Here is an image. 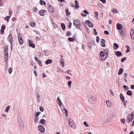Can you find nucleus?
<instances>
[{
	"mask_svg": "<svg viewBox=\"0 0 134 134\" xmlns=\"http://www.w3.org/2000/svg\"><path fill=\"white\" fill-rule=\"evenodd\" d=\"M34 74H35V75L36 76V77H37V71H35V70H34Z\"/></svg>",
	"mask_w": 134,
	"mask_h": 134,
	"instance_id": "338daca9",
	"label": "nucleus"
},
{
	"mask_svg": "<svg viewBox=\"0 0 134 134\" xmlns=\"http://www.w3.org/2000/svg\"><path fill=\"white\" fill-rule=\"evenodd\" d=\"M72 24L71 23H70L69 24V25H68V27L69 28H70L71 27V25H72Z\"/></svg>",
	"mask_w": 134,
	"mask_h": 134,
	"instance_id": "13d9d810",
	"label": "nucleus"
},
{
	"mask_svg": "<svg viewBox=\"0 0 134 134\" xmlns=\"http://www.w3.org/2000/svg\"><path fill=\"white\" fill-rule=\"evenodd\" d=\"M100 1H101L103 3H106V0H99Z\"/></svg>",
	"mask_w": 134,
	"mask_h": 134,
	"instance_id": "774afa93",
	"label": "nucleus"
},
{
	"mask_svg": "<svg viewBox=\"0 0 134 134\" xmlns=\"http://www.w3.org/2000/svg\"><path fill=\"white\" fill-rule=\"evenodd\" d=\"M71 34L70 32L69 31H67L66 32V35L68 36H70Z\"/></svg>",
	"mask_w": 134,
	"mask_h": 134,
	"instance_id": "e433bc0d",
	"label": "nucleus"
},
{
	"mask_svg": "<svg viewBox=\"0 0 134 134\" xmlns=\"http://www.w3.org/2000/svg\"><path fill=\"white\" fill-rule=\"evenodd\" d=\"M46 12V11L44 10H40L39 12L40 15L41 16H44Z\"/></svg>",
	"mask_w": 134,
	"mask_h": 134,
	"instance_id": "9b49d317",
	"label": "nucleus"
},
{
	"mask_svg": "<svg viewBox=\"0 0 134 134\" xmlns=\"http://www.w3.org/2000/svg\"><path fill=\"white\" fill-rule=\"evenodd\" d=\"M33 11L35 13L37 12V9L36 8H34L33 9Z\"/></svg>",
	"mask_w": 134,
	"mask_h": 134,
	"instance_id": "5fc2aeb1",
	"label": "nucleus"
},
{
	"mask_svg": "<svg viewBox=\"0 0 134 134\" xmlns=\"http://www.w3.org/2000/svg\"><path fill=\"white\" fill-rule=\"evenodd\" d=\"M100 55L101 57H103L105 55V53L103 51H101L100 53Z\"/></svg>",
	"mask_w": 134,
	"mask_h": 134,
	"instance_id": "5701e85b",
	"label": "nucleus"
},
{
	"mask_svg": "<svg viewBox=\"0 0 134 134\" xmlns=\"http://www.w3.org/2000/svg\"><path fill=\"white\" fill-rule=\"evenodd\" d=\"M133 114L132 113L131 114L129 115L127 117V120L128 123L132 121L134 119Z\"/></svg>",
	"mask_w": 134,
	"mask_h": 134,
	"instance_id": "7ed1b4c3",
	"label": "nucleus"
},
{
	"mask_svg": "<svg viewBox=\"0 0 134 134\" xmlns=\"http://www.w3.org/2000/svg\"><path fill=\"white\" fill-rule=\"evenodd\" d=\"M61 26L63 30H65L66 28V26L64 23H62L61 24Z\"/></svg>",
	"mask_w": 134,
	"mask_h": 134,
	"instance_id": "a878e982",
	"label": "nucleus"
},
{
	"mask_svg": "<svg viewBox=\"0 0 134 134\" xmlns=\"http://www.w3.org/2000/svg\"><path fill=\"white\" fill-rule=\"evenodd\" d=\"M35 25V23H34L33 22H31L30 23V25L32 27H33L34 26L33 25Z\"/></svg>",
	"mask_w": 134,
	"mask_h": 134,
	"instance_id": "79ce46f5",
	"label": "nucleus"
},
{
	"mask_svg": "<svg viewBox=\"0 0 134 134\" xmlns=\"http://www.w3.org/2000/svg\"><path fill=\"white\" fill-rule=\"evenodd\" d=\"M8 47L7 46H5L4 47V51L8 52Z\"/></svg>",
	"mask_w": 134,
	"mask_h": 134,
	"instance_id": "58836bf2",
	"label": "nucleus"
},
{
	"mask_svg": "<svg viewBox=\"0 0 134 134\" xmlns=\"http://www.w3.org/2000/svg\"><path fill=\"white\" fill-rule=\"evenodd\" d=\"M69 124L70 126L72 127H74L75 126V124L74 121L70 119L69 120Z\"/></svg>",
	"mask_w": 134,
	"mask_h": 134,
	"instance_id": "423d86ee",
	"label": "nucleus"
},
{
	"mask_svg": "<svg viewBox=\"0 0 134 134\" xmlns=\"http://www.w3.org/2000/svg\"><path fill=\"white\" fill-rule=\"evenodd\" d=\"M121 123L124 124L125 123V121L124 119H122L121 120Z\"/></svg>",
	"mask_w": 134,
	"mask_h": 134,
	"instance_id": "09e8293b",
	"label": "nucleus"
},
{
	"mask_svg": "<svg viewBox=\"0 0 134 134\" xmlns=\"http://www.w3.org/2000/svg\"><path fill=\"white\" fill-rule=\"evenodd\" d=\"M48 10L50 13H52L54 11V8L51 5H49L48 7Z\"/></svg>",
	"mask_w": 134,
	"mask_h": 134,
	"instance_id": "0eeeda50",
	"label": "nucleus"
},
{
	"mask_svg": "<svg viewBox=\"0 0 134 134\" xmlns=\"http://www.w3.org/2000/svg\"><path fill=\"white\" fill-rule=\"evenodd\" d=\"M12 69L11 68H9L8 70V72L10 74L12 72Z\"/></svg>",
	"mask_w": 134,
	"mask_h": 134,
	"instance_id": "c03bdc74",
	"label": "nucleus"
},
{
	"mask_svg": "<svg viewBox=\"0 0 134 134\" xmlns=\"http://www.w3.org/2000/svg\"><path fill=\"white\" fill-rule=\"evenodd\" d=\"M4 60L7 61L8 59V52H4Z\"/></svg>",
	"mask_w": 134,
	"mask_h": 134,
	"instance_id": "6e6552de",
	"label": "nucleus"
},
{
	"mask_svg": "<svg viewBox=\"0 0 134 134\" xmlns=\"http://www.w3.org/2000/svg\"><path fill=\"white\" fill-rule=\"evenodd\" d=\"M101 46L103 47H105V42H103V43L102 44Z\"/></svg>",
	"mask_w": 134,
	"mask_h": 134,
	"instance_id": "0e129e2a",
	"label": "nucleus"
},
{
	"mask_svg": "<svg viewBox=\"0 0 134 134\" xmlns=\"http://www.w3.org/2000/svg\"><path fill=\"white\" fill-rule=\"evenodd\" d=\"M83 12L84 13L87 14H89V12L86 10H84L83 11Z\"/></svg>",
	"mask_w": 134,
	"mask_h": 134,
	"instance_id": "3c124183",
	"label": "nucleus"
},
{
	"mask_svg": "<svg viewBox=\"0 0 134 134\" xmlns=\"http://www.w3.org/2000/svg\"><path fill=\"white\" fill-rule=\"evenodd\" d=\"M40 110L42 112H43L44 111L43 108V107H40Z\"/></svg>",
	"mask_w": 134,
	"mask_h": 134,
	"instance_id": "680f3d73",
	"label": "nucleus"
},
{
	"mask_svg": "<svg viewBox=\"0 0 134 134\" xmlns=\"http://www.w3.org/2000/svg\"><path fill=\"white\" fill-rule=\"evenodd\" d=\"M117 29L118 30H121L119 32L120 33L121 35L123 37H125L126 36V30L124 28L122 27L121 24L119 23H117L116 25Z\"/></svg>",
	"mask_w": 134,
	"mask_h": 134,
	"instance_id": "f257e3e1",
	"label": "nucleus"
},
{
	"mask_svg": "<svg viewBox=\"0 0 134 134\" xmlns=\"http://www.w3.org/2000/svg\"><path fill=\"white\" fill-rule=\"evenodd\" d=\"M34 122L35 123H37L38 120V117L36 116L34 119Z\"/></svg>",
	"mask_w": 134,
	"mask_h": 134,
	"instance_id": "cd10ccee",
	"label": "nucleus"
},
{
	"mask_svg": "<svg viewBox=\"0 0 134 134\" xmlns=\"http://www.w3.org/2000/svg\"><path fill=\"white\" fill-rule=\"evenodd\" d=\"M91 99L92 100H93L94 101H95L96 100V98L94 97H91Z\"/></svg>",
	"mask_w": 134,
	"mask_h": 134,
	"instance_id": "37998d69",
	"label": "nucleus"
},
{
	"mask_svg": "<svg viewBox=\"0 0 134 134\" xmlns=\"http://www.w3.org/2000/svg\"><path fill=\"white\" fill-rule=\"evenodd\" d=\"M10 18V16H7L5 18V20H6L7 22L9 21V19Z\"/></svg>",
	"mask_w": 134,
	"mask_h": 134,
	"instance_id": "c9c22d12",
	"label": "nucleus"
},
{
	"mask_svg": "<svg viewBox=\"0 0 134 134\" xmlns=\"http://www.w3.org/2000/svg\"><path fill=\"white\" fill-rule=\"evenodd\" d=\"M57 101L59 105L60 106H61L63 104L62 103L59 97H58L57 98Z\"/></svg>",
	"mask_w": 134,
	"mask_h": 134,
	"instance_id": "4468645a",
	"label": "nucleus"
},
{
	"mask_svg": "<svg viewBox=\"0 0 134 134\" xmlns=\"http://www.w3.org/2000/svg\"><path fill=\"white\" fill-rule=\"evenodd\" d=\"M123 88L124 89H125L126 90H127L129 89L128 87L126 85L123 86Z\"/></svg>",
	"mask_w": 134,
	"mask_h": 134,
	"instance_id": "a18cd8bd",
	"label": "nucleus"
},
{
	"mask_svg": "<svg viewBox=\"0 0 134 134\" xmlns=\"http://www.w3.org/2000/svg\"><path fill=\"white\" fill-rule=\"evenodd\" d=\"M123 69L122 68H120L119 69V71L118 72V74L119 75L121 74L123 72Z\"/></svg>",
	"mask_w": 134,
	"mask_h": 134,
	"instance_id": "b1692460",
	"label": "nucleus"
},
{
	"mask_svg": "<svg viewBox=\"0 0 134 134\" xmlns=\"http://www.w3.org/2000/svg\"><path fill=\"white\" fill-rule=\"evenodd\" d=\"M99 36H97L96 41L98 43L99 42Z\"/></svg>",
	"mask_w": 134,
	"mask_h": 134,
	"instance_id": "864d4df0",
	"label": "nucleus"
},
{
	"mask_svg": "<svg viewBox=\"0 0 134 134\" xmlns=\"http://www.w3.org/2000/svg\"><path fill=\"white\" fill-rule=\"evenodd\" d=\"M60 63L61 64L64 63V60L62 59L60 61Z\"/></svg>",
	"mask_w": 134,
	"mask_h": 134,
	"instance_id": "e2e57ef3",
	"label": "nucleus"
},
{
	"mask_svg": "<svg viewBox=\"0 0 134 134\" xmlns=\"http://www.w3.org/2000/svg\"><path fill=\"white\" fill-rule=\"evenodd\" d=\"M65 12L66 16L68 17L70 15V13L68 9L67 8H66L65 9Z\"/></svg>",
	"mask_w": 134,
	"mask_h": 134,
	"instance_id": "2eb2a0df",
	"label": "nucleus"
},
{
	"mask_svg": "<svg viewBox=\"0 0 134 134\" xmlns=\"http://www.w3.org/2000/svg\"><path fill=\"white\" fill-rule=\"evenodd\" d=\"M126 59V58L125 57H124L122 58L121 60V62H123L125 61Z\"/></svg>",
	"mask_w": 134,
	"mask_h": 134,
	"instance_id": "a19ab883",
	"label": "nucleus"
},
{
	"mask_svg": "<svg viewBox=\"0 0 134 134\" xmlns=\"http://www.w3.org/2000/svg\"><path fill=\"white\" fill-rule=\"evenodd\" d=\"M9 16H10V17L11 15L12 14V11L10 10H9Z\"/></svg>",
	"mask_w": 134,
	"mask_h": 134,
	"instance_id": "603ef678",
	"label": "nucleus"
},
{
	"mask_svg": "<svg viewBox=\"0 0 134 134\" xmlns=\"http://www.w3.org/2000/svg\"><path fill=\"white\" fill-rule=\"evenodd\" d=\"M40 96L39 94H38L37 95V102H39L40 100Z\"/></svg>",
	"mask_w": 134,
	"mask_h": 134,
	"instance_id": "473e14b6",
	"label": "nucleus"
},
{
	"mask_svg": "<svg viewBox=\"0 0 134 134\" xmlns=\"http://www.w3.org/2000/svg\"><path fill=\"white\" fill-rule=\"evenodd\" d=\"M41 112H40L38 111L37 112L36 114V116L37 117L38 116H39V115L41 114Z\"/></svg>",
	"mask_w": 134,
	"mask_h": 134,
	"instance_id": "8fccbe9b",
	"label": "nucleus"
},
{
	"mask_svg": "<svg viewBox=\"0 0 134 134\" xmlns=\"http://www.w3.org/2000/svg\"><path fill=\"white\" fill-rule=\"evenodd\" d=\"M40 4L42 5H45L46 4L45 2L42 0H40Z\"/></svg>",
	"mask_w": 134,
	"mask_h": 134,
	"instance_id": "c85d7f7f",
	"label": "nucleus"
},
{
	"mask_svg": "<svg viewBox=\"0 0 134 134\" xmlns=\"http://www.w3.org/2000/svg\"><path fill=\"white\" fill-rule=\"evenodd\" d=\"M112 12L113 13H115V12H116V13H118V11L117 9H113L112 10Z\"/></svg>",
	"mask_w": 134,
	"mask_h": 134,
	"instance_id": "4c0bfd02",
	"label": "nucleus"
},
{
	"mask_svg": "<svg viewBox=\"0 0 134 134\" xmlns=\"http://www.w3.org/2000/svg\"><path fill=\"white\" fill-rule=\"evenodd\" d=\"M51 21L54 27H56L58 26V25L57 24L53 23V20H51Z\"/></svg>",
	"mask_w": 134,
	"mask_h": 134,
	"instance_id": "72a5a7b5",
	"label": "nucleus"
},
{
	"mask_svg": "<svg viewBox=\"0 0 134 134\" xmlns=\"http://www.w3.org/2000/svg\"><path fill=\"white\" fill-rule=\"evenodd\" d=\"M38 64L40 66H42V64L41 62V61L40 60H39L38 62Z\"/></svg>",
	"mask_w": 134,
	"mask_h": 134,
	"instance_id": "6e6d98bb",
	"label": "nucleus"
},
{
	"mask_svg": "<svg viewBox=\"0 0 134 134\" xmlns=\"http://www.w3.org/2000/svg\"><path fill=\"white\" fill-rule=\"evenodd\" d=\"M73 24L76 28L79 29L80 28L81 26L80 22L78 20H75L74 21Z\"/></svg>",
	"mask_w": 134,
	"mask_h": 134,
	"instance_id": "f03ea898",
	"label": "nucleus"
},
{
	"mask_svg": "<svg viewBox=\"0 0 134 134\" xmlns=\"http://www.w3.org/2000/svg\"><path fill=\"white\" fill-rule=\"evenodd\" d=\"M52 60L51 59H48L45 62V63L47 65H48L52 63Z\"/></svg>",
	"mask_w": 134,
	"mask_h": 134,
	"instance_id": "f8f14e48",
	"label": "nucleus"
},
{
	"mask_svg": "<svg viewBox=\"0 0 134 134\" xmlns=\"http://www.w3.org/2000/svg\"><path fill=\"white\" fill-rule=\"evenodd\" d=\"M130 35L132 39L134 40V30L132 29L131 31Z\"/></svg>",
	"mask_w": 134,
	"mask_h": 134,
	"instance_id": "9d476101",
	"label": "nucleus"
},
{
	"mask_svg": "<svg viewBox=\"0 0 134 134\" xmlns=\"http://www.w3.org/2000/svg\"><path fill=\"white\" fill-rule=\"evenodd\" d=\"M106 103L107 106L108 107H110L111 106V104L110 102L108 100H106Z\"/></svg>",
	"mask_w": 134,
	"mask_h": 134,
	"instance_id": "f3484780",
	"label": "nucleus"
},
{
	"mask_svg": "<svg viewBox=\"0 0 134 134\" xmlns=\"http://www.w3.org/2000/svg\"><path fill=\"white\" fill-rule=\"evenodd\" d=\"M18 38L19 41V42L20 44H21L23 43V40L21 37V36L20 34V33L19 32H18Z\"/></svg>",
	"mask_w": 134,
	"mask_h": 134,
	"instance_id": "20e7f679",
	"label": "nucleus"
},
{
	"mask_svg": "<svg viewBox=\"0 0 134 134\" xmlns=\"http://www.w3.org/2000/svg\"><path fill=\"white\" fill-rule=\"evenodd\" d=\"M103 50L105 52V53L109 54V51L108 49L106 48L105 49H104Z\"/></svg>",
	"mask_w": 134,
	"mask_h": 134,
	"instance_id": "2f4dec72",
	"label": "nucleus"
},
{
	"mask_svg": "<svg viewBox=\"0 0 134 134\" xmlns=\"http://www.w3.org/2000/svg\"><path fill=\"white\" fill-rule=\"evenodd\" d=\"M114 46V48L115 49H117L119 47L118 45L116 43H114L113 44Z\"/></svg>",
	"mask_w": 134,
	"mask_h": 134,
	"instance_id": "393cba45",
	"label": "nucleus"
},
{
	"mask_svg": "<svg viewBox=\"0 0 134 134\" xmlns=\"http://www.w3.org/2000/svg\"><path fill=\"white\" fill-rule=\"evenodd\" d=\"M88 26L89 27H93V24L91 22H90V23H88Z\"/></svg>",
	"mask_w": 134,
	"mask_h": 134,
	"instance_id": "ea45409f",
	"label": "nucleus"
},
{
	"mask_svg": "<svg viewBox=\"0 0 134 134\" xmlns=\"http://www.w3.org/2000/svg\"><path fill=\"white\" fill-rule=\"evenodd\" d=\"M7 39L9 42L11 41H13L12 35L10 34L8 37Z\"/></svg>",
	"mask_w": 134,
	"mask_h": 134,
	"instance_id": "1a4fd4ad",
	"label": "nucleus"
},
{
	"mask_svg": "<svg viewBox=\"0 0 134 134\" xmlns=\"http://www.w3.org/2000/svg\"><path fill=\"white\" fill-rule=\"evenodd\" d=\"M40 123L41 124L44 125L46 124V121L43 119H41L40 121Z\"/></svg>",
	"mask_w": 134,
	"mask_h": 134,
	"instance_id": "4be33fe9",
	"label": "nucleus"
},
{
	"mask_svg": "<svg viewBox=\"0 0 134 134\" xmlns=\"http://www.w3.org/2000/svg\"><path fill=\"white\" fill-rule=\"evenodd\" d=\"M40 131L41 132L43 133L45 131V129L44 127L42 125H39L38 127Z\"/></svg>",
	"mask_w": 134,
	"mask_h": 134,
	"instance_id": "39448f33",
	"label": "nucleus"
},
{
	"mask_svg": "<svg viewBox=\"0 0 134 134\" xmlns=\"http://www.w3.org/2000/svg\"><path fill=\"white\" fill-rule=\"evenodd\" d=\"M110 93L113 96H114V93L112 91V90H110Z\"/></svg>",
	"mask_w": 134,
	"mask_h": 134,
	"instance_id": "69168bd1",
	"label": "nucleus"
},
{
	"mask_svg": "<svg viewBox=\"0 0 134 134\" xmlns=\"http://www.w3.org/2000/svg\"><path fill=\"white\" fill-rule=\"evenodd\" d=\"M71 71L70 70H68L67 71V72L68 74H70L71 75H72V74H71Z\"/></svg>",
	"mask_w": 134,
	"mask_h": 134,
	"instance_id": "de8ad7c7",
	"label": "nucleus"
},
{
	"mask_svg": "<svg viewBox=\"0 0 134 134\" xmlns=\"http://www.w3.org/2000/svg\"><path fill=\"white\" fill-rule=\"evenodd\" d=\"M5 29V26L3 25L1 26V29L0 30L1 32L2 33H3L4 32V30Z\"/></svg>",
	"mask_w": 134,
	"mask_h": 134,
	"instance_id": "aec40b11",
	"label": "nucleus"
},
{
	"mask_svg": "<svg viewBox=\"0 0 134 134\" xmlns=\"http://www.w3.org/2000/svg\"><path fill=\"white\" fill-rule=\"evenodd\" d=\"M104 33L106 35H109V33L108 31H105L104 32Z\"/></svg>",
	"mask_w": 134,
	"mask_h": 134,
	"instance_id": "4d7b16f0",
	"label": "nucleus"
},
{
	"mask_svg": "<svg viewBox=\"0 0 134 134\" xmlns=\"http://www.w3.org/2000/svg\"><path fill=\"white\" fill-rule=\"evenodd\" d=\"M127 94L129 96H131L132 94V92L130 90H128L127 92Z\"/></svg>",
	"mask_w": 134,
	"mask_h": 134,
	"instance_id": "bb28decb",
	"label": "nucleus"
},
{
	"mask_svg": "<svg viewBox=\"0 0 134 134\" xmlns=\"http://www.w3.org/2000/svg\"><path fill=\"white\" fill-rule=\"evenodd\" d=\"M68 40L70 42H73L74 40V39L72 37H69L68 38Z\"/></svg>",
	"mask_w": 134,
	"mask_h": 134,
	"instance_id": "f704fd0d",
	"label": "nucleus"
},
{
	"mask_svg": "<svg viewBox=\"0 0 134 134\" xmlns=\"http://www.w3.org/2000/svg\"><path fill=\"white\" fill-rule=\"evenodd\" d=\"M31 41L30 40H29V46L30 47H31L33 48H34L35 47V45L33 43H31Z\"/></svg>",
	"mask_w": 134,
	"mask_h": 134,
	"instance_id": "a211bd4d",
	"label": "nucleus"
},
{
	"mask_svg": "<svg viewBox=\"0 0 134 134\" xmlns=\"http://www.w3.org/2000/svg\"><path fill=\"white\" fill-rule=\"evenodd\" d=\"M10 108V106H8L5 109V111L7 113L8 112L9 109Z\"/></svg>",
	"mask_w": 134,
	"mask_h": 134,
	"instance_id": "c756f323",
	"label": "nucleus"
},
{
	"mask_svg": "<svg viewBox=\"0 0 134 134\" xmlns=\"http://www.w3.org/2000/svg\"><path fill=\"white\" fill-rule=\"evenodd\" d=\"M81 15L82 16H83V17H85L86 16H87V15H86V14H83V13H81Z\"/></svg>",
	"mask_w": 134,
	"mask_h": 134,
	"instance_id": "052dcab7",
	"label": "nucleus"
},
{
	"mask_svg": "<svg viewBox=\"0 0 134 134\" xmlns=\"http://www.w3.org/2000/svg\"><path fill=\"white\" fill-rule=\"evenodd\" d=\"M83 124L86 127H89V125L87 124V123L86 121H84L83 123Z\"/></svg>",
	"mask_w": 134,
	"mask_h": 134,
	"instance_id": "49530a36",
	"label": "nucleus"
},
{
	"mask_svg": "<svg viewBox=\"0 0 134 134\" xmlns=\"http://www.w3.org/2000/svg\"><path fill=\"white\" fill-rule=\"evenodd\" d=\"M115 54L118 57H120L122 55L121 52L119 51H117L116 52Z\"/></svg>",
	"mask_w": 134,
	"mask_h": 134,
	"instance_id": "6ab92c4d",
	"label": "nucleus"
},
{
	"mask_svg": "<svg viewBox=\"0 0 134 134\" xmlns=\"http://www.w3.org/2000/svg\"><path fill=\"white\" fill-rule=\"evenodd\" d=\"M72 81L71 80H70L68 81V86L70 88H71V84L72 83Z\"/></svg>",
	"mask_w": 134,
	"mask_h": 134,
	"instance_id": "7c9ffc66",
	"label": "nucleus"
},
{
	"mask_svg": "<svg viewBox=\"0 0 134 134\" xmlns=\"http://www.w3.org/2000/svg\"><path fill=\"white\" fill-rule=\"evenodd\" d=\"M75 7L76 9H78L80 7L79 5L78 2L76 0H75Z\"/></svg>",
	"mask_w": 134,
	"mask_h": 134,
	"instance_id": "dca6fc26",
	"label": "nucleus"
},
{
	"mask_svg": "<svg viewBox=\"0 0 134 134\" xmlns=\"http://www.w3.org/2000/svg\"><path fill=\"white\" fill-rule=\"evenodd\" d=\"M126 48H127V50L125 51L126 53H128L130 51V48L129 46H126Z\"/></svg>",
	"mask_w": 134,
	"mask_h": 134,
	"instance_id": "412c9836",
	"label": "nucleus"
},
{
	"mask_svg": "<svg viewBox=\"0 0 134 134\" xmlns=\"http://www.w3.org/2000/svg\"><path fill=\"white\" fill-rule=\"evenodd\" d=\"M94 14L95 15L96 17V16H98V12H94Z\"/></svg>",
	"mask_w": 134,
	"mask_h": 134,
	"instance_id": "bf43d9fd",
	"label": "nucleus"
},
{
	"mask_svg": "<svg viewBox=\"0 0 134 134\" xmlns=\"http://www.w3.org/2000/svg\"><path fill=\"white\" fill-rule=\"evenodd\" d=\"M120 99L122 102H125V98L122 93H121L120 95Z\"/></svg>",
	"mask_w": 134,
	"mask_h": 134,
	"instance_id": "ddd939ff",
	"label": "nucleus"
}]
</instances>
